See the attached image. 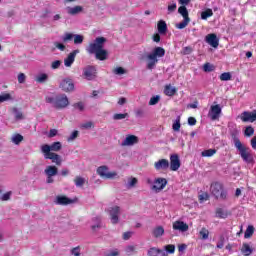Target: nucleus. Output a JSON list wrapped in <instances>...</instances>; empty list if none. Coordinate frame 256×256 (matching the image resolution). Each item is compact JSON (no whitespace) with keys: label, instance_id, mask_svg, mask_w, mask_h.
Here are the masks:
<instances>
[{"label":"nucleus","instance_id":"1","mask_svg":"<svg viewBox=\"0 0 256 256\" xmlns=\"http://www.w3.org/2000/svg\"><path fill=\"white\" fill-rule=\"evenodd\" d=\"M106 42H107V38L97 37L94 40V42L90 43L86 48L87 53H89L90 55H95L98 61H106L109 55L107 50L103 49Z\"/></svg>","mask_w":256,"mask_h":256},{"label":"nucleus","instance_id":"2","mask_svg":"<svg viewBox=\"0 0 256 256\" xmlns=\"http://www.w3.org/2000/svg\"><path fill=\"white\" fill-rule=\"evenodd\" d=\"M234 147L239 152L240 157L243 159L245 163H253V154L251 153V148L243 145L241 140L237 136H234Z\"/></svg>","mask_w":256,"mask_h":256},{"label":"nucleus","instance_id":"3","mask_svg":"<svg viewBox=\"0 0 256 256\" xmlns=\"http://www.w3.org/2000/svg\"><path fill=\"white\" fill-rule=\"evenodd\" d=\"M158 57H161V47H156L151 53H145L142 56L143 60L148 61L147 69H149V71H153L155 65L159 63Z\"/></svg>","mask_w":256,"mask_h":256},{"label":"nucleus","instance_id":"4","mask_svg":"<svg viewBox=\"0 0 256 256\" xmlns=\"http://www.w3.org/2000/svg\"><path fill=\"white\" fill-rule=\"evenodd\" d=\"M210 193L216 198V199H227V191L223 189V184L219 182H213L210 186Z\"/></svg>","mask_w":256,"mask_h":256},{"label":"nucleus","instance_id":"5","mask_svg":"<svg viewBox=\"0 0 256 256\" xmlns=\"http://www.w3.org/2000/svg\"><path fill=\"white\" fill-rule=\"evenodd\" d=\"M63 145L61 142H53L51 145L44 144L41 146V151L43 154L55 153L57 151H61Z\"/></svg>","mask_w":256,"mask_h":256},{"label":"nucleus","instance_id":"6","mask_svg":"<svg viewBox=\"0 0 256 256\" xmlns=\"http://www.w3.org/2000/svg\"><path fill=\"white\" fill-rule=\"evenodd\" d=\"M97 174L102 178V179H115L117 177V172H109V167L106 165L100 166L97 168Z\"/></svg>","mask_w":256,"mask_h":256},{"label":"nucleus","instance_id":"7","mask_svg":"<svg viewBox=\"0 0 256 256\" xmlns=\"http://www.w3.org/2000/svg\"><path fill=\"white\" fill-rule=\"evenodd\" d=\"M83 77L87 81H93L97 78V68L95 66L88 65L83 69Z\"/></svg>","mask_w":256,"mask_h":256},{"label":"nucleus","instance_id":"8","mask_svg":"<svg viewBox=\"0 0 256 256\" xmlns=\"http://www.w3.org/2000/svg\"><path fill=\"white\" fill-rule=\"evenodd\" d=\"M221 113H222L221 105L219 104L212 105L208 112V117L209 119H211V121H217L219 117H221Z\"/></svg>","mask_w":256,"mask_h":256},{"label":"nucleus","instance_id":"9","mask_svg":"<svg viewBox=\"0 0 256 256\" xmlns=\"http://www.w3.org/2000/svg\"><path fill=\"white\" fill-rule=\"evenodd\" d=\"M69 105V98L63 94L55 97L54 107L55 109H65Z\"/></svg>","mask_w":256,"mask_h":256},{"label":"nucleus","instance_id":"10","mask_svg":"<svg viewBox=\"0 0 256 256\" xmlns=\"http://www.w3.org/2000/svg\"><path fill=\"white\" fill-rule=\"evenodd\" d=\"M108 212L110 215L111 223L113 225H117V223H119V214L121 213V208L119 206H113L109 208Z\"/></svg>","mask_w":256,"mask_h":256},{"label":"nucleus","instance_id":"11","mask_svg":"<svg viewBox=\"0 0 256 256\" xmlns=\"http://www.w3.org/2000/svg\"><path fill=\"white\" fill-rule=\"evenodd\" d=\"M181 169V159L178 154L170 155V171H179Z\"/></svg>","mask_w":256,"mask_h":256},{"label":"nucleus","instance_id":"12","mask_svg":"<svg viewBox=\"0 0 256 256\" xmlns=\"http://www.w3.org/2000/svg\"><path fill=\"white\" fill-rule=\"evenodd\" d=\"M240 119H241V121H243V123H255V121H256V110H254L253 112L244 111L240 115Z\"/></svg>","mask_w":256,"mask_h":256},{"label":"nucleus","instance_id":"13","mask_svg":"<svg viewBox=\"0 0 256 256\" xmlns=\"http://www.w3.org/2000/svg\"><path fill=\"white\" fill-rule=\"evenodd\" d=\"M60 89H62V91H65L66 93H69L75 89V84L73 83V80H71V78H65L60 83Z\"/></svg>","mask_w":256,"mask_h":256},{"label":"nucleus","instance_id":"14","mask_svg":"<svg viewBox=\"0 0 256 256\" xmlns=\"http://www.w3.org/2000/svg\"><path fill=\"white\" fill-rule=\"evenodd\" d=\"M43 155H44V159H50V161H52V163H55V165H57L58 167L61 166V164L63 163V159L61 158V155L57 153H49V154H43Z\"/></svg>","mask_w":256,"mask_h":256},{"label":"nucleus","instance_id":"15","mask_svg":"<svg viewBox=\"0 0 256 256\" xmlns=\"http://www.w3.org/2000/svg\"><path fill=\"white\" fill-rule=\"evenodd\" d=\"M205 41L214 49H217L219 47V38H217V34H208L205 37Z\"/></svg>","mask_w":256,"mask_h":256},{"label":"nucleus","instance_id":"16","mask_svg":"<svg viewBox=\"0 0 256 256\" xmlns=\"http://www.w3.org/2000/svg\"><path fill=\"white\" fill-rule=\"evenodd\" d=\"M172 227L174 231H180V233H186V231H189V225L181 220L175 221Z\"/></svg>","mask_w":256,"mask_h":256},{"label":"nucleus","instance_id":"17","mask_svg":"<svg viewBox=\"0 0 256 256\" xmlns=\"http://www.w3.org/2000/svg\"><path fill=\"white\" fill-rule=\"evenodd\" d=\"M56 205H71L72 203H75V201L65 195H58L56 196L55 200Z\"/></svg>","mask_w":256,"mask_h":256},{"label":"nucleus","instance_id":"18","mask_svg":"<svg viewBox=\"0 0 256 256\" xmlns=\"http://www.w3.org/2000/svg\"><path fill=\"white\" fill-rule=\"evenodd\" d=\"M79 53V50H74L68 56L66 59H64V65L65 67H71L73 63H75V57H77V54Z\"/></svg>","mask_w":256,"mask_h":256},{"label":"nucleus","instance_id":"19","mask_svg":"<svg viewBox=\"0 0 256 256\" xmlns=\"http://www.w3.org/2000/svg\"><path fill=\"white\" fill-rule=\"evenodd\" d=\"M136 143H139V137L135 135H128L125 140L122 142L123 146H131L136 145Z\"/></svg>","mask_w":256,"mask_h":256},{"label":"nucleus","instance_id":"20","mask_svg":"<svg viewBox=\"0 0 256 256\" xmlns=\"http://www.w3.org/2000/svg\"><path fill=\"white\" fill-rule=\"evenodd\" d=\"M44 173L46 177H55V175L59 173V169L57 168V166L49 165L44 170Z\"/></svg>","mask_w":256,"mask_h":256},{"label":"nucleus","instance_id":"21","mask_svg":"<svg viewBox=\"0 0 256 256\" xmlns=\"http://www.w3.org/2000/svg\"><path fill=\"white\" fill-rule=\"evenodd\" d=\"M177 93V89L171 85H167L164 88V94L167 95V97H173Z\"/></svg>","mask_w":256,"mask_h":256},{"label":"nucleus","instance_id":"22","mask_svg":"<svg viewBox=\"0 0 256 256\" xmlns=\"http://www.w3.org/2000/svg\"><path fill=\"white\" fill-rule=\"evenodd\" d=\"M216 217H218L219 219H227L229 217V212H227V210H224L222 208H217Z\"/></svg>","mask_w":256,"mask_h":256},{"label":"nucleus","instance_id":"23","mask_svg":"<svg viewBox=\"0 0 256 256\" xmlns=\"http://www.w3.org/2000/svg\"><path fill=\"white\" fill-rule=\"evenodd\" d=\"M157 29H158V33L154 34L152 39L155 43H159V41H161V20H159L157 22Z\"/></svg>","mask_w":256,"mask_h":256},{"label":"nucleus","instance_id":"24","mask_svg":"<svg viewBox=\"0 0 256 256\" xmlns=\"http://www.w3.org/2000/svg\"><path fill=\"white\" fill-rule=\"evenodd\" d=\"M241 252L243 253V255L249 256V255H251V253H253V248H251V246L249 244L244 243L242 245Z\"/></svg>","mask_w":256,"mask_h":256},{"label":"nucleus","instance_id":"25","mask_svg":"<svg viewBox=\"0 0 256 256\" xmlns=\"http://www.w3.org/2000/svg\"><path fill=\"white\" fill-rule=\"evenodd\" d=\"M172 129L175 132L181 131V116L176 117V120L172 124Z\"/></svg>","mask_w":256,"mask_h":256},{"label":"nucleus","instance_id":"26","mask_svg":"<svg viewBox=\"0 0 256 256\" xmlns=\"http://www.w3.org/2000/svg\"><path fill=\"white\" fill-rule=\"evenodd\" d=\"M178 13L182 15L183 19H189V11L187 10V7L180 6L178 8Z\"/></svg>","mask_w":256,"mask_h":256},{"label":"nucleus","instance_id":"27","mask_svg":"<svg viewBox=\"0 0 256 256\" xmlns=\"http://www.w3.org/2000/svg\"><path fill=\"white\" fill-rule=\"evenodd\" d=\"M199 235L202 241H207V239H209V230L207 228H202Z\"/></svg>","mask_w":256,"mask_h":256},{"label":"nucleus","instance_id":"28","mask_svg":"<svg viewBox=\"0 0 256 256\" xmlns=\"http://www.w3.org/2000/svg\"><path fill=\"white\" fill-rule=\"evenodd\" d=\"M81 11H83V7H81V6H75L73 8L68 9L69 15H77V14L81 13Z\"/></svg>","mask_w":256,"mask_h":256},{"label":"nucleus","instance_id":"29","mask_svg":"<svg viewBox=\"0 0 256 256\" xmlns=\"http://www.w3.org/2000/svg\"><path fill=\"white\" fill-rule=\"evenodd\" d=\"M253 233H255V227L248 226L245 233H244V238L249 239L250 237L253 236Z\"/></svg>","mask_w":256,"mask_h":256},{"label":"nucleus","instance_id":"30","mask_svg":"<svg viewBox=\"0 0 256 256\" xmlns=\"http://www.w3.org/2000/svg\"><path fill=\"white\" fill-rule=\"evenodd\" d=\"M148 256H161V249L152 247L148 250Z\"/></svg>","mask_w":256,"mask_h":256},{"label":"nucleus","instance_id":"31","mask_svg":"<svg viewBox=\"0 0 256 256\" xmlns=\"http://www.w3.org/2000/svg\"><path fill=\"white\" fill-rule=\"evenodd\" d=\"M217 153L216 149H208L201 152L202 157H213Z\"/></svg>","mask_w":256,"mask_h":256},{"label":"nucleus","instance_id":"32","mask_svg":"<svg viewBox=\"0 0 256 256\" xmlns=\"http://www.w3.org/2000/svg\"><path fill=\"white\" fill-rule=\"evenodd\" d=\"M47 79H49V75L42 73L36 77L35 81H36V83H45V81H47Z\"/></svg>","mask_w":256,"mask_h":256},{"label":"nucleus","instance_id":"33","mask_svg":"<svg viewBox=\"0 0 256 256\" xmlns=\"http://www.w3.org/2000/svg\"><path fill=\"white\" fill-rule=\"evenodd\" d=\"M74 183L76 187H83L85 185V178L81 176H76V178L74 179Z\"/></svg>","mask_w":256,"mask_h":256},{"label":"nucleus","instance_id":"34","mask_svg":"<svg viewBox=\"0 0 256 256\" xmlns=\"http://www.w3.org/2000/svg\"><path fill=\"white\" fill-rule=\"evenodd\" d=\"M209 17H213V10L207 9L206 11H203L201 13V19L206 21V19H209Z\"/></svg>","mask_w":256,"mask_h":256},{"label":"nucleus","instance_id":"35","mask_svg":"<svg viewBox=\"0 0 256 256\" xmlns=\"http://www.w3.org/2000/svg\"><path fill=\"white\" fill-rule=\"evenodd\" d=\"M190 18H184V20L176 25L177 29H185L189 25Z\"/></svg>","mask_w":256,"mask_h":256},{"label":"nucleus","instance_id":"36","mask_svg":"<svg viewBox=\"0 0 256 256\" xmlns=\"http://www.w3.org/2000/svg\"><path fill=\"white\" fill-rule=\"evenodd\" d=\"M85 37L81 34L74 35V45H81L83 43Z\"/></svg>","mask_w":256,"mask_h":256},{"label":"nucleus","instance_id":"37","mask_svg":"<svg viewBox=\"0 0 256 256\" xmlns=\"http://www.w3.org/2000/svg\"><path fill=\"white\" fill-rule=\"evenodd\" d=\"M126 117H129V113H124V114H114L113 119L114 121H121L122 119H126Z\"/></svg>","mask_w":256,"mask_h":256},{"label":"nucleus","instance_id":"38","mask_svg":"<svg viewBox=\"0 0 256 256\" xmlns=\"http://www.w3.org/2000/svg\"><path fill=\"white\" fill-rule=\"evenodd\" d=\"M21 141H23V135L21 134H16L13 136L12 138V142L15 144V145H19L21 143Z\"/></svg>","mask_w":256,"mask_h":256},{"label":"nucleus","instance_id":"39","mask_svg":"<svg viewBox=\"0 0 256 256\" xmlns=\"http://www.w3.org/2000/svg\"><path fill=\"white\" fill-rule=\"evenodd\" d=\"M155 183H158V186L157 185H153L152 186V191H155V193H159L161 191V178H157L155 180Z\"/></svg>","mask_w":256,"mask_h":256},{"label":"nucleus","instance_id":"40","mask_svg":"<svg viewBox=\"0 0 256 256\" xmlns=\"http://www.w3.org/2000/svg\"><path fill=\"white\" fill-rule=\"evenodd\" d=\"M253 133H255V129L252 126H247L244 131V135L246 137H251L253 135Z\"/></svg>","mask_w":256,"mask_h":256},{"label":"nucleus","instance_id":"41","mask_svg":"<svg viewBox=\"0 0 256 256\" xmlns=\"http://www.w3.org/2000/svg\"><path fill=\"white\" fill-rule=\"evenodd\" d=\"M74 37H75V34H73V33H66L64 35V37L62 38V41L64 43H67L68 41H73Z\"/></svg>","mask_w":256,"mask_h":256},{"label":"nucleus","instance_id":"42","mask_svg":"<svg viewBox=\"0 0 256 256\" xmlns=\"http://www.w3.org/2000/svg\"><path fill=\"white\" fill-rule=\"evenodd\" d=\"M220 81H231V73L224 72L220 75Z\"/></svg>","mask_w":256,"mask_h":256},{"label":"nucleus","instance_id":"43","mask_svg":"<svg viewBox=\"0 0 256 256\" xmlns=\"http://www.w3.org/2000/svg\"><path fill=\"white\" fill-rule=\"evenodd\" d=\"M12 111H13V113H15V119L17 121L23 119V112L19 111V109L13 108Z\"/></svg>","mask_w":256,"mask_h":256},{"label":"nucleus","instance_id":"44","mask_svg":"<svg viewBox=\"0 0 256 256\" xmlns=\"http://www.w3.org/2000/svg\"><path fill=\"white\" fill-rule=\"evenodd\" d=\"M164 251H166V253H170V254L175 253V245L169 244V245L164 246Z\"/></svg>","mask_w":256,"mask_h":256},{"label":"nucleus","instance_id":"45","mask_svg":"<svg viewBox=\"0 0 256 256\" xmlns=\"http://www.w3.org/2000/svg\"><path fill=\"white\" fill-rule=\"evenodd\" d=\"M216 247L217 249H223V247H225V236H220Z\"/></svg>","mask_w":256,"mask_h":256},{"label":"nucleus","instance_id":"46","mask_svg":"<svg viewBox=\"0 0 256 256\" xmlns=\"http://www.w3.org/2000/svg\"><path fill=\"white\" fill-rule=\"evenodd\" d=\"M160 99H161V96L159 95L153 96L149 101V105H157Z\"/></svg>","mask_w":256,"mask_h":256},{"label":"nucleus","instance_id":"47","mask_svg":"<svg viewBox=\"0 0 256 256\" xmlns=\"http://www.w3.org/2000/svg\"><path fill=\"white\" fill-rule=\"evenodd\" d=\"M10 99H11V94L9 93L0 95V103H5V101H9Z\"/></svg>","mask_w":256,"mask_h":256},{"label":"nucleus","instance_id":"48","mask_svg":"<svg viewBox=\"0 0 256 256\" xmlns=\"http://www.w3.org/2000/svg\"><path fill=\"white\" fill-rule=\"evenodd\" d=\"M71 254L74 256H81V247L77 246L71 250Z\"/></svg>","mask_w":256,"mask_h":256},{"label":"nucleus","instance_id":"49","mask_svg":"<svg viewBox=\"0 0 256 256\" xmlns=\"http://www.w3.org/2000/svg\"><path fill=\"white\" fill-rule=\"evenodd\" d=\"M113 73H115V75H125V68L117 67L114 69Z\"/></svg>","mask_w":256,"mask_h":256},{"label":"nucleus","instance_id":"50","mask_svg":"<svg viewBox=\"0 0 256 256\" xmlns=\"http://www.w3.org/2000/svg\"><path fill=\"white\" fill-rule=\"evenodd\" d=\"M154 237H161V226L156 227L152 232Z\"/></svg>","mask_w":256,"mask_h":256},{"label":"nucleus","instance_id":"51","mask_svg":"<svg viewBox=\"0 0 256 256\" xmlns=\"http://www.w3.org/2000/svg\"><path fill=\"white\" fill-rule=\"evenodd\" d=\"M169 167H170L169 160L162 159L161 160V168L162 169H169Z\"/></svg>","mask_w":256,"mask_h":256},{"label":"nucleus","instance_id":"52","mask_svg":"<svg viewBox=\"0 0 256 256\" xmlns=\"http://www.w3.org/2000/svg\"><path fill=\"white\" fill-rule=\"evenodd\" d=\"M77 137H79V131L75 130L72 132V134L68 138V141H75V139H77Z\"/></svg>","mask_w":256,"mask_h":256},{"label":"nucleus","instance_id":"53","mask_svg":"<svg viewBox=\"0 0 256 256\" xmlns=\"http://www.w3.org/2000/svg\"><path fill=\"white\" fill-rule=\"evenodd\" d=\"M203 70L206 72V73H209L211 71H213V65L209 64V63H206L204 64L203 66Z\"/></svg>","mask_w":256,"mask_h":256},{"label":"nucleus","instance_id":"54","mask_svg":"<svg viewBox=\"0 0 256 256\" xmlns=\"http://www.w3.org/2000/svg\"><path fill=\"white\" fill-rule=\"evenodd\" d=\"M26 79H27V76H25L24 73L18 74V83L23 84V83H25Z\"/></svg>","mask_w":256,"mask_h":256},{"label":"nucleus","instance_id":"55","mask_svg":"<svg viewBox=\"0 0 256 256\" xmlns=\"http://www.w3.org/2000/svg\"><path fill=\"white\" fill-rule=\"evenodd\" d=\"M95 127V125L93 124V122H86L84 124L81 125L82 129H91Z\"/></svg>","mask_w":256,"mask_h":256},{"label":"nucleus","instance_id":"56","mask_svg":"<svg viewBox=\"0 0 256 256\" xmlns=\"http://www.w3.org/2000/svg\"><path fill=\"white\" fill-rule=\"evenodd\" d=\"M54 46L56 47V49H59V51H65V44L63 43H59V42H54Z\"/></svg>","mask_w":256,"mask_h":256},{"label":"nucleus","instance_id":"57","mask_svg":"<svg viewBox=\"0 0 256 256\" xmlns=\"http://www.w3.org/2000/svg\"><path fill=\"white\" fill-rule=\"evenodd\" d=\"M167 33V23L165 21H161V35H165Z\"/></svg>","mask_w":256,"mask_h":256},{"label":"nucleus","instance_id":"58","mask_svg":"<svg viewBox=\"0 0 256 256\" xmlns=\"http://www.w3.org/2000/svg\"><path fill=\"white\" fill-rule=\"evenodd\" d=\"M59 67H61V60H55L54 62H52L51 64L52 69H59Z\"/></svg>","mask_w":256,"mask_h":256},{"label":"nucleus","instance_id":"59","mask_svg":"<svg viewBox=\"0 0 256 256\" xmlns=\"http://www.w3.org/2000/svg\"><path fill=\"white\" fill-rule=\"evenodd\" d=\"M131 237H133V232H124V234H123L124 241H129V239H131Z\"/></svg>","mask_w":256,"mask_h":256},{"label":"nucleus","instance_id":"60","mask_svg":"<svg viewBox=\"0 0 256 256\" xmlns=\"http://www.w3.org/2000/svg\"><path fill=\"white\" fill-rule=\"evenodd\" d=\"M75 109H79V111H83L85 109V105H83V102H78L74 104Z\"/></svg>","mask_w":256,"mask_h":256},{"label":"nucleus","instance_id":"61","mask_svg":"<svg viewBox=\"0 0 256 256\" xmlns=\"http://www.w3.org/2000/svg\"><path fill=\"white\" fill-rule=\"evenodd\" d=\"M11 199V192H6L5 194L2 195L1 200L2 201H9Z\"/></svg>","mask_w":256,"mask_h":256},{"label":"nucleus","instance_id":"62","mask_svg":"<svg viewBox=\"0 0 256 256\" xmlns=\"http://www.w3.org/2000/svg\"><path fill=\"white\" fill-rule=\"evenodd\" d=\"M137 185V178H130L128 187H135Z\"/></svg>","mask_w":256,"mask_h":256},{"label":"nucleus","instance_id":"63","mask_svg":"<svg viewBox=\"0 0 256 256\" xmlns=\"http://www.w3.org/2000/svg\"><path fill=\"white\" fill-rule=\"evenodd\" d=\"M200 201H209V194L203 193L199 196Z\"/></svg>","mask_w":256,"mask_h":256},{"label":"nucleus","instance_id":"64","mask_svg":"<svg viewBox=\"0 0 256 256\" xmlns=\"http://www.w3.org/2000/svg\"><path fill=\"white\" fill-rule=\"evenodd\" d=\"M119 255V251L116 250H112L110 253L106 254V256H118Z\"/></svg>","mask_w":256,"mask_h":256}]
</instances>
